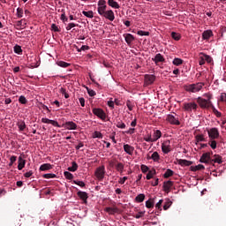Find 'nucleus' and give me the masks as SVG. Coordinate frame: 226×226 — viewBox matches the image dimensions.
Masks as SVG:
<instances>
[{
    "mask_svg": "<svg viewBox=\"0 0 226 226\" xmlns=\"http://www.w3.org/2000/svg\"><path fill=\"white\" fill-rule=\"evenodd\" d=\"M205 98L198 97L197 98V103L200 107V109H211L213 106V102L211 100L213 99V95L211 94H204Z\"/></svg>",
    "mask_w": 226,
    "mask_h": 226,
    "instance_id": "nucleus-1",
    "label": "nucleus"
},
{
    "mask_svg": "<svg viewBox=\"0 0 226 226\" xmlns=\"http://www.w3.org/2000/svg\"><path fill=\"white\" fill-rule=\"evenodd\" d=\"M204 86H206V84L198 82L196 84L185 85L184 89L187 91V93H199Z\"/></svg>",
    "mask_w": 226,
    "mask_h": 226,
    "instance_id": "nucleus-2",
    "label": "nucleus"
},
{
    "mask_svg": "<svg viewBox=\"0 0 226 226\" xmlns=\"http://www.w3.org/2000/svg\"><path fill=\"white\" fill-rule=\"evenodd\" d=\"M97 6V11L102 17L107 11V2L105 0H99Z\"/></svg>",
    "mask_w": 226,
    "mask_h": 226,
    "instance_id": "nucleus-3",
    "label": "nucleus"
},
{
    "mask_svg": "<svg viewBox=\"0 0 226 226\" xmlns=\"http://www.w3.org/2000/svg\"><path fill=\"white\" fill-rule=\"evenodd\" d=\"M92 112L94 116L98 117L99 119H102V121H105V119H107V114H105V111L100 108H94Z\"/></svg>",
    "mask_w": 226,
    "mask_h": 226,
    "instance_id": "nucleus-4",
    "label": "nucleus"
},
{
    "mask_svg": "<svg viewBox=\"0 0 226 226\" xmlns=\"http://www.w3.org/2000/svg\"><path fill=\"white\" fill-rule=\"evenodd\" d=\"M94 176L99 181H102L103 177H105V166L98 167L95 170Z\"/></svg>",
    "mask_w": 226,
    "mask_h": 226,
    "instance_id": "nucleus-5",
    "label": "nucleus"
},
{
    "mask_svg": "<svg viewBox=\"0 0 226 226\" xmlns=\"http://www.w3.org/2000/svg\"><path fill=\"white\" fill-rule=\"evenodd\" d=\"M176 116L177 115H168L166 120L170 124H175L176 126H179V124H181V122H179V118Z\"/></svg>",
    "mask_w": 226,
    "mask_h": 226,
    "instance_id": "nucleus-6",
    "label": "nucleus"
},
{
    "mask_svg": "<svg viewBox=\"0 0 226 226\" xmlns=\"http://www.w3.org/2000/svg\"><path fill=\"white\" fill-rule=\"evenodd\" d=\"M199 109V106L195 102H185L184 103V109L185 112H192V110H197Z\"/></svg>",
    "mask_w": 226,
    "mask_h": 226,
    "instance_id": "nucleus-7",
    "label": "nucleus"
},
{
    "mask_svg": "<svg viewBox=\"0 0 226 226\" xmlns=\"http://www.w3.org/2000/svg\"><path fill=\"white\" fill-rule=\"evenodd\" d=\"M162 151L164 153V154H169L172 151V148L170 147V140L163 141L162 144Z\"/></svg>",
    "mask_w": 226,
    "mask_h": 226,
    "instance_id": "nucleus-8",
    "label": "nucleus"
},
{
    "mask_svg": "<svg viewBox=\"0 0 226 226\" xmlns=\"http://www.w3.org/2000/svg\"><path fill=\"white\" fill-rule=\"evenodd\" d=\"M155 80H156V76L153 74H146L144 84L145 86H151V84H154Z\"/></svg>",
    "mask_w": 226,
    "mask_h": 226,
    "instance_id": "nucleus-9",
    "label": "nucleus"
},
{
    "mask_svg": "<svg viewBox=\"0 0 226 226\" xmlns=\"http://www.w3.org/2000/svg\"><path fill=\"white\" fill-rule=\"evenodd\" d=\"M211 153L209 152H207V153H204L200 159V163H209L211 164Z\"/></svg>",
    "mask_w": 226,
    "mask_h": 226,
    "instance_id": "nucleus-10",
    "label": "nucleus"
},
{
    "mask_svg": "<svg viewBox=\"0 0 226 226\" xmlns=\"http://www.w3.org/2000/svg\"><path fill=\"white\" fill-rule=\"evenodd\" d=\"M208 137L209 139H212V140H215V139H218L220 137V132H218V129L212 128L208 131Z\"/></svg>",
    "mask_w": 226,
    "mask_h": 226,
    "instance_id": "nucleus-11",
    "label": "nucleus"
},
{
    "mask_svg": "<svg viewBox=\"0 0 226 226\" xmlns=\"http://www.w3.org/2000/svg\"><path fill=\"white\" fill-rule=\"evenodd\" d=\"M102 17H104V19H108V20H109L110 22H114V19H116L113 10L106 11V12H104Z\"/></svg>",
    "mask_w": 226,
    "mask_h": 226,
    "instance_id": "nucleus-12",
    "label": "nucleus"
},
{
    "mask_svg": "<svg viewBox=\"0 0 226 226\" xmlns=\"http://www.w3.org/2000/svg\"><path fill=\"white\" fill-rule=\"evenodd\" d=\"M63 128H65L66 130H77V124H75L73 121H68L63 124Z\"/></svg>",
    "mask_w": 226,
    "mask_h": 226,
    "instance_id": "nucleus-13",
    "label": "nucleus"
},
{
    "mask_svg": "<svg viewBox=\"0 0 226 226\" xmlns=\"http://www.w3.org/2000/svg\"><path fill=\"white\" fill-rule=\"evenodd\" d=\"M77 195L80 199V200L83 201V204H87V199H89V196H88L87 192H82V191H79L77 192Z\"/></svg>",
    "mask_w": 226,
    "mask_h": 226,
    "instance_id": "nucleus-14",
    "label": "nucleus"
},
{
    "mask_svg": "<svg viewBox=\"0 0 226 226\" xmlns=\"http://www.w3.org/2000/svg\"><path fill=\"white\" fill-rule=\"evenodd\" d=\"M172 186H174V182L169 180L163 183L162 188L166 193H170V188H172Z\"/></svg>",
    "mask_w": 226,
    "mask_h": 226,
    "instance_id": "nucleus-15",
    "label": "nucleus"
},
{
    "mask_svg": "<svg viewBox=\"0 0 226 226\" xmlns=\"http://www.w3.org/2000/svg\"><path fill=\"white\" fill-rule=\"evenodd\" d=\"M41 123H45L46 124H52L53 126H56L57 128H61V125H59L57 121L50 120L49 118H41Z\"/></svg>",
    "mask_w": 226,
    "mask_h": 226,
    "instance_id": "nucleus-16",
    "label": "nucleus"
},
{
    "mask_svg": "<svg viewBox=\"0 0 226 226\" xmlns=\"http://www.w3.org/2000/svg\"><path fill=\"white\" fill-rule=\"evenodd\" d=\"M152 61L155 63V64H158V63H165V57L162 54H156L154 58H152Z\"/></svg>",
    "mask_w": 226,
    "mask_h": 226,
    "instance_id": "nucleus-17",
    "label": "nucleus"
},
{
    "mask_svg": "<svg viewBox=\"0 0 226 226\" xmlns=\"http://www.w3.org/2000/svg\"><path fill=\"white\" fill-rule=\"evenodd\" d=\"M124 151L127 153V154H133V151H135V147H132L131 145L125 144L124 145Z\"/></svg>",
    "mask_w": 226,
    "mask_h": 226,
    "instance_id": "nucleus-18",
    "label": "nucleus"
},
{
    "mask_svg": "<svg viewBox=\"0 0 226 226\" xmlns=\"http://www.w3.org/2000/svg\"><path fill=\"white\" fill-rule=\"evenodd\" d=\"M213 163H223V161L222 160V156L219 154H215L214 159L210 160V165H213Z\"/></svg>",
    "mask_w": 226,
    "mask_h": 226,
    "instance_id": "nucleus-19",
    "label": "nucleus"
},
{
    "mask_svg": "<svg viewBox=\"0 0 226 226\" xmlns=\"http://www.w3.org/2000/svg\"><path fill=\"white\" fill-rule=\"evenodd\" d=\"M124 38L128 45H130V43L135 40V37H133L132 34H124Z\"/></svg>",
    "mask_w": 226,
    "mask_h": 226,
    "instance_id": "nucleus-20",
    "label": "nucleus"
},
{
    "mask_svg": "<svg viewBox=\"0 0 226 226\" xmlns=\"http://www.w3.org/2000/svg\"><path fill=\"white\" fill-rule=\"evenodd\" d=\"M18 170H22V169H24L26 167V160H24L22 158V156L19 157V161H18Z\"/></svg>",
    "mask_w": 226,
    "mask_h": 226,
    "instance_id": "nucleus-21",
    "label": "nucleus"
},
{
    "mask_svg": "<svg viewBox=\"0 0 226 226\" xmlns=\"http://www.w3.org/2000/svg\"><path fill=\"white\" fill-rule=\"evenodd\" d=\"M192 162L185 159H179L178 160V165H181L182 167H190L192 165Z\"/></svg>",
    "mask_w": 226,
    "mask_h": 226,
    "instance_id": "nucleus-22",
    "label": "nucleus"
},
{
    "mask_svg": "<svg viewBox=\"0 0 226 226\" xmlns=\"http://www.w3.org/2000/svg\"><path fill=\"white\" fill-rule=\"evenodd\" d=\"M108 4L109 6H110L111 8H115L116 10H119V8H121L119 4L115 0H108Z\"/></svg>",
    "mask_w": 226,
    "mask_h": 226,
    "instance_id": "nucleus-23",
    "label": "nucleus"
},
{
    "mask_svg": "<svg viewBox=\"0 0 226 226\" xmlns=\"http://www.w3.org/2000/svg\"><path fill=\"white\" fill-rule=\"evenodd\" d=\"M52 170V165L50 163H44L40 166L39 170L45 172V170Z\"/></svg>",
    "mask_w": 226,
    "mask_h": 226,
    "instance_id": "nucleus-24",
    "label": "nucleus"
},
{
    "mask_svg": "<svg viewBox=\"0 0 226 226\" xmlns=\"http://www.w3.org/2000/svg\"><path fill=\"white\" fill-rule=\"evenodd\" d=\"M212 36H213V31L211 30H207L202 34L203 40H209Z\"/></svg>",
    "mask_w": 226,
    "mask_h": 226,
    "instance_id": "nucleus-25",
    "label": "nucleus"
},
{
    "mask_svg": "<svg viewBox=\"0 0 226 226\" xmlns=\"http://www.w3.org/2000/svg\"><path fill=\"white\" fill-rule=\"evenodd\" d=\"M162 137V132L160 130H156L154 134L152 135V139L154 142H156L158 139Z\"/></svg>",
    "mask_w": 226,
    "mask_h": 226,
    "instance_id": "nucleus-26",
    "label": "nucleus"
},
{
    "mask_svg": "<svg viewBox=\"0 0 226 226\" xmlns=\"http://www.w3.org/2000/svg\"><path fill=\"white\" fill-rule=\"evenodd\" d=\"M116 170H117V172H120V174H123L124 170V164H123V162H117L116 165Z\"/></svg>",
    "mask_w": 226,
    "mask_h": 226,
    "instance_id": "nucleus-27",
    "label": "nucleus"
},
{
    "mask_svg": "<svg viewBox=\"0 0 226 226\" xmlns=\"http://www.w3.org/2000/svg\"><path fill=\"white\" fill-rule=\"evenodd\" d=\"M78 169H79V164H77L76 162H72V167H69L67 169V170H69V172H77Z\"/></svg>",
    "mask_w": 226,
    "mask_h": 226,
    "instance_id": "nucleus-28",
    "label": "nucleus"
},
{
    "mask_svg": "<svg viewBox=\"0 0 226 226\" xmlns=\"http://www.w3.org/2000/svg\"><path fill=\"white\" fill-rule=\"evenodd\" d=\"M154 176H156V170L153 169L151 170L148 171V173L147 174V179H153V177H154Z\"/></svg>",
    "mask_w": 226,
    "mask_h": 226,
    "instance_id": "nucleus-29",
    "label": "nucleus"
},
{
    "mask_svg": "<svg viewBox=\"0 0 226 226\" xmlns=\"http://www.w3.org/2000/svg\"><path fill=\"white\" fill-rule=\"evenodd\" d=\"M174 176V171L170 169H168L166 172L164 173L163 177L168 179V177H172Z\"/></svg>",
    "mask_w": 226,
    "mask_h": 226,
    "instance_id": "nucleus-30",
    "label": "nucleus"
},
{
    "mask_svg": "<svg viewBox=\"0 0 226 226\" xmlns=\"http://www.w3.org/2000/svg\"><path fill=\"white\" fill-rule=\"evenodd\" d=\"M205 167L202 164H198L194 167H192V172H197V170H204Z\"/></svg>",
    "mask_w": 226,
    "mask_h": 226,
    "instance_id": "nucleus-31",
    "label": "nucleus"
},
{
    "mask_svg": "<svg viewBox=\"0 0 226 226\" xmlns=\"http://www.w3.org/2000/svg\"><path fill=\"white\" fill-rule=\"evenodd\" d=\"M18 128L19 129V132H24L26 130V122L24 121L19 122Z\"/></svg>",
    "mask_w": 226,
    "mask_h": 226,
    "instance_id": "nucleus-32",
    "label": "nucleus"
},
{
    "mask_svg": "<svg viewBox=\"0 0 226 226\" xmlns=\"http://www.w3.org/2000/svg\"><path fill=\"white\" fill-rule=\"evenodd\" d=\"M199 64H200V66L206 64V58L204 57V53H200Z\"/></svg>",
    "mask_w": 226,
    "mask_h": 226,
    "instance_id": "nucleus-33",
    "label": "nucleus"
},
{
    "mask_svg": "<svg viewBox=\"0 0 226 226\" xmlns=\"http://www.w3.org/2000/svg\"><path fill=\"white\" fill-rule=\"evenodd\" d=\"M151 158L154 162H159L160 161V154H158V152H154L151 155Z\"/></svg>",
    "mask_w": 226,
    "mask_h": 226,
    "instance_id": "nucleus-34",
    "label": "nucleus"
},
{
    "mask_svg": "<svg viewBox=\"0 0 226 226\" xmlns=\"http://www.w3.org/2000/svg\"><path fill=\"white\" fill-rule=\"evenodd\" d=\"M196 142H206V139L204 138V134H198L195 136Z\"/></svg>",
    "mask_w": 226,
    "mask_h": 226,
    "instance_id": "nucleus-35",
    "label": "nucleus"
},
{
    "mask_svg": "<svg viewBox=\"0 0 226 226\" xmlns=\"http://www.w3.org/2000/svg\"><path fill=\"white\" fill-rule=\"evenodd\" d=\"M82 13L85 15V17H87V19H93V17H94L93 11H83Z\"/></svg>",
    "mask_w": 226,
    "mask_h": 226,
    "instance_id": "nucleus-36",
    "label": "nucleus"
},
{
    "mask_svg": "<svg viewBox=\"0 0 226 226\" xmlns=\"http://www.w3.org/2000/svg\"><path fill=\"white\" fill-rule=\"evenodd\" d=\"M117 128H120V130H124L126 128V124L124 123L123 121H117Z\"/></svg>",
    "mask_w": 226,
    "mask_h": 226,
    "instance_id": "nucleus-37",
    "label": "nucleus"
},
{
    "mask_svg": "<svg viewBox=\"0 0 226 226\" xmlns=\"http://www.w3.org/2000/svg\"><path fill=\"white\" fill-rule=\"evenodd\" d=\"M211 109H212V112L215 114V116H216V117H222V112L218 111V109H216L215 105H213Z\"/></svg>",
    "mask_w": 226,
    "mask_h": 226,
    "instance_id": "nucleus-38",
    "label": "nucleus"
},
{
    "mask_svg": "<svg viewBox=\"0 0 226 226\" xmlns=\"http://www.w3.org/2000/svg\"><path fill=\"white\" fill-rule=\"evenodd\" d=\"M171 38H173V40H175L176 41H179V40H181V35L176 32H172Z\"/></svg>",
    "mask_w": 226,
    "mask_h": 226,
    "instance_id": "nucleus-39",
    "label": "nucleus"
},
{
    "mask_svg": "<svg viewBox=\"0 0 226 226\" xmlns=\"http://www.w3.org/2000/svg\"><path fill=\"white\" fill-rule=\"evenodd\" d=\"M56 174L54 173H47L42 175V177H44V179H54V177H56Z\"/></svg>",
    "mask_w": 226,
    "mask_h": 226,
    "instance_id": "nucleus-40",
    "label": "nucleus"
},
{
    "mask_svg": "<svg viewBox=\"0 0 226 226\" xmlns=\"http://www.w3.org/2000/svg\"><path fill=\"white\" fill-rule=\"evenodd\" d=\"M173 64L175 66H181V64H183V59H181V58L173 59Z\"/></svg>",
    "mask_w": 226,
    "mask_h": 226,
    "instance_id": "nucleus-41",
    "label": "nucleus"
},
{
    "mask_svg": "<svg viewBox=\"0 0 226 226\" xmlns=\"http://www.w3.org/2000/svg\"><path fill=\"white\" fill-rule=\"evenodd\" d=\"M171 206H172V202L170 201V200H166L163 205L164 211H167V209H169V207H170Z\"/></svg>",
    "mask_w": 226,
    "mask_h": 226,
    "instance_id": "nucleus-42",
    "label": "nucleus"
},
{
    "mask_svg": "<svg viewBox=\"0 0 226 226\" xmlns=\"http://www.w3.org/2000/svg\"><path fill=\"white\" fill-rule=\"evenodd\" d=\"M105 211L106 213H109V215H115V213H117V209L112 207H106Z\"/></svg>",
    "mask_w": 226,
    "mask_h": 226,
    "instance_id": "nucleus-43",
    "label": "nucleus"
},
{
    "mask_svg": "<svg viewBox=\"0 0 226 226\" xmlns=\"http://www.w3.org/2000/svg\"><path fill=\"white\" fill-rule=\"evenodd\" d=\"M56 64L61 68H68V66H70V64H68V63H66L64 61H58Z\"/></svg>",
    "mask_w": 226,
    "mask_h": 226,
    "instance_id": "nucleus-44",
    "label": "nucleus"
},
{
    "mask_svg": "<svg viewBox=\"0 0 226 226\" xmlns=\"http://www.w3.org/2000/svg\"><path fill=\"white\" fill-rule=\"evenodd\" d=\"M17 17L18 19H22V17H24V10L20 7L17 9Z\"/></svg>",
    "mask_w": 226,
    "mask_h": 226,
    "instance_id": "nucleus-45",
    "label": "nucleus"
},
{
    "mask_svg": "<svg viewBox=\"0 0 226 226\" xmlns=\"http://www.w3.org/2000/svg\"><path fill=\"white\" fill-rule=\"evenodd\" d=\"M144 199H146V195L141 193L135 198V200L136 202H144Z\"/></svg>",
    "mask_w": 226,
    "mask_h": 226,
    "instance_id": "nucleus-46",
    "label": "nucleus"
},
{
    "mask_svg": "<svg viewBox=\"0 0 226 226\" xmlns=\"http://www.w3.org/2000/svg\"><path fill=\"white\" fill-rule=\"evenodd\" d=\"M146 207H147L148 209H151V207H154V202H153L151 200H147Z\"/></svg>",
    "mask_w": 226,
    "mask_h": 226,
    "instance_id": "nucleus-47",
    "label": "nucleus"
},
{
    "mask_svg": "<svg viewBox=\"0 0 226 226\" xmlns=\"http://www.w3.org/2000/svg\"><path fill=\"white\" fill-rule=\"evenodd\" d=\"M64 176L66 179L72 180L73 178V174L69 171H64Z\"/></svg>",
    "mask_w": 226,
    "mask_h": 226,
    "instance_id": "nucleus-48",
    "label": "nucleus"
},
{
    "mask_svg": "<svg viewBox=\"0 0 226 226\" xmlns=\"http://www.w3.org/2000/svg\"><path fill=\"white\" fill-rule=\"evenodd\" d=\"M94 139H102L103 135L102 134V132L95 131L93 134Z\"/></svg>",
    "mask_w": 226,
    "mask_h": 226,
    "instance_id": "nucleus-49",
    "label": "nucleus"
},
{
    "mask_svg": "<svg viewBox=\"0 0 226 226\" xmlns=\"http://www.w3.org/2000/svg\"><path fill=\"white\" fill-rule=\"evenodd\" d=\"M19 103H21L22 105H26V103H27V99H26V96L21 95L19 98Z\"/></svg>",
    "mask_w": 226,
    "mask_h": 226,
    "instance_id": "nucleus-50",
    "label": "nucleus"
},
{
    "mask_svg": "<svg viewBox=\"0 0 226 226\" xmlns=\"http://www.w3.org/2000/svg\"><path fill=\"white\" fill-rule=\"evenodd\" d=\"M137 34H139V36H149V32H146L143 30H139L137 32Z\"/></svg>",
    "mask_w": 226,
    "mask_h": 226,
    "instance_id": "nucleus-51",
    "label": "nucleus"
},
{
    "mask_svg": "<svg viewBox=\"0 0 226 226\" xmlns=\"http://www.w3.org/2000/svg\"><path fill=\"white\" fill-rule=\"evenodd\" d=\"M15 54H22V48L19 45L14 46Z\"/></svg>",
    "mask_w": 226,
    "mask_h": 226,
    "instance_id": "nucleus-52",
    "label": "nucleus"
},
{
    "mask_svg": "<svg viewBox=\"0 0 226 226\" xmlns=\"http://www.w3.org/2000/svg\"><path fill=\"white\" fill-rule=\"evenodd\" d=\"M60 93H61V94L64 95V98H66V99L70 98V94H68V93H66L65 88H64V87L60 88Z\"/></svg>",
    "mask_w": 226,
    "mask_h": 226,
    "instance_id": "nucleus-53",
    "label": "nucleus"
},
{
    "mask_svg": "<svg viewBox=\"0 0 226 226\" xmlns=\"http://www.w3.org/2000/svg\"><path fill=\"white\" fill-rule=\"evenodd\" d=\"M77 24L75 23H69L66 26V31H71V29H73V27H77Z\"/></svg>",
    "mask_w": 226,
    "mask_h": 226,
    "instance_id": "nucleus-54",
    "label": "nucleus"
},
{
    "mask_svg": "<svg viewBox=\"0 0 226 226\" xmlns=\"http://www.w3.org/2000/svg\"><path fill=\"white\" fill-rule=\"evenodd\" d=\"M16 162H17V156H15V155L11 156L9 167H11L13 165V163Z\"/></svg>",
    "mask_w": 226,
    "mask_h": 226,
    "instance_id": "nucleus-55",
    "label": "nucleus"
},
{
    "mask_svg": "<svg viewBox=\"0 0 226 226\" xmlns=\"http://www.w3.org/2000/svg\"><path fill=\"white\" fill-rule=\"evenodd\" d=\"M51 31H54L55 33H60V32H61V30L59 29V27L56 26V24H52V25H51Z\"/></svg>",
    "mask_w": 226,
    "mask_h": 226,
    "instance_id": "nucleus-56",
    "label": "nucleus"
},
{
    "mask_svg": "<svg viewBox=\"0 0 226 226\" xmlns=\"http://www.w3.org/2000/svg\"><path fill=\"white\" fill-rule=\"evenodd\" d=\"M73 184L74 185H78V186H80L81 188H84V186H86V184L83 181L74 180Z\"/></svg>",
    "mask_w": 226,
    "mask_h": 226,
    "instance_id": "nucleus-57",
    "label": "nucleus"
},
{
    "mask_svg": "<svg viewBox=\"0 0 226 226\" xmlns=\"http://www.w3.org/2000/svg\"><path fill=\"white\" fill-rule=\"evenodd\" d=\"M141 172H143V174H146V172H149V167L146 166L145 164H142Z\"/></svg>",
    "mask_w": 226,
    "mask_h": 226,
    "instance_id": "nucleus-58",
    "label": "nucleus"
},
{
    "mask_svg": "<svg viewBox=\"0 0 226 226\" xmlns=\"http://www.w3.org/2000/svg\"><path fill=\"white\" fill-rule=\"evenodd\" d=\"M162 204H163V200H160L159 202L156 203L155 207L158 211H162Z\"/></svg>",
    "mask_w": 226,
    "mask_h": 226,
    "instance_id": "nucleus-59",
    "label": "nucleus"
},
{
    "mask_svg": "<svg viewBox=\"0 0 226 226\" xmlns=\"http://www.w3.org/2000/svg\"><path fill=\"white\" fill-rule=\"evenodd\" d=\"M87 94H89V96H96V92L93 89L90 88H87Z\"/></svg>",
    "mask_w": 226,
    "mask_h": 226,
    "instance_id": "nucleus-60",
    "label": "nucleus"
},
{
    "mask_svg": "<svg viewBox=\"0 0 226 226\" xmlns=\"http://www.w3.org/2000/svg\"><path fill=\"white\" fill-rule=\"evenodd\" d=\"M203 56L205 57V61H207V63H211L213 61V58L210 56L206 55L204 53H203Z\"/></svg>",
    "mask_w": 226,
    "mask_h": 226,
    "instance_id": "nucleus-61",
    "label": "nucleus"
},
{
    "mask_svg": "<svg viewBox=\"0 0 226 226\" xmlns=\"http://www.w3.org/2000/svg\"><path fill=\"white\" fill-rule=\"evenodd\" d=\"M124 133H127V135H133V133H135V128H130L129 130L125 131Z\"/></svg>",
    "mask_w": 226,
    "mask_h": 226,
    "instance_id": "nucleus-62",
    "label": "nucleus"
},
{
    "mask_svg": "<svg viewBox=\"0 0 226 226\" xmlns=\"http://www.w3.org/2000/svg\"><path fill=\"white\" fill-rule=\"evenodd\" d=\"M221 102H223L224 103H226V94L225 93L221 94Z\"/></svg>",
    "mask_w": 226,
    "mask_h": 226,
    "instance_id": "nucleus-63",
    "label": "nucleus"
},
{
    "mask_svg": "<svg viewBox=\"0 0 226 226\" xmlns=\"http://www.w3.org/2000/svg\"><path fill=\"white\" fill-rule=\"evenodd\" d=\"M210 147H212L213 149H215L216 147V140H212L209 143Z\"/></svg>",
    "mask_w": 226,
    "mask_h": 226,
    "instance_id": "nucleus-64",
    "label": "nucleus"
}]
</instances>
